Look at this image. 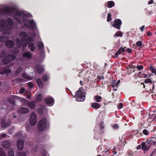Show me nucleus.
Wrapping results in <instances>:
<instances>
[{
    "label": "nucleus",
    "instance_id": "9d476101",
    "mask_svg": "<svg viewBox=\"0 0 156 156\" xmlns=\"http://www.w3.org/2000/svg\"><path fill=\"white\" fill-rule=\"evenodd\" d=\"M21 40H20L19 38H16V43L17 47L19 48H20L22 46L23 47H26L28 44V43L26 42L23 43V42H21Z\"/></svg>",
    "mask_w": 156,
    "mask_h": 156
},
{
    "label": "nucleus",
    "instance_id": "0e129e2a",
    "mask_svg": "<svg viewBox=\"0 0 156 156\" xmlns=\"http://www.w3.org/2000/svg\"><path fill=\"white\" fill-rule=\"evenodd\" d=\"M109 149H108V150H107L105 152L106 155H108L109 154Z\"/></svg>",
    "mask_w": 156,
    "mask_h": 156
},
{
    "label": "nucleus",
    "instance_id": "a878e982",
    "mask_svg": "<svg viewBox=\"0 0 156 156\" xmlns=\"http://www.w3.org/2000/svg\"><path fill=\"white\" fill-rule=\"evenodd\" d=\"M115 5V2L112 1H109L107 2V7L108 8L112 7Z\"/></svg>",
    "mask_w": 156,
    "mask_h": 156
},
{
    "label": "nucleus",
    "instance_id": "6e6552de",
    "mask_svg": "<svg viewBox=\"0 0 156 156\" xmlns=\"http://www.w3.org/2000/svg\"><path fill=\"white\" fill-rule=\"evenodd\" d=\"M28 23L29 25H28L26 23H25V26L28 27L31 30H34L36 28V26L34 21L33 20H30L28 21Z\"/></svg>",
    "mask_w": 156,
    "mask_h": 156
},
{
    "label": "nucleus",
    "instance_id": "338daca9",
    "mask_svg": "<svg viewBox=\"0 0 156 156\" xmlns=\"http://www.w3.org/2000/svg\"><path fill=\"white\" fill-rule=\"evenodd\" d=\"M141 146H140V145H138L137 147V149L138 150H140V149H141Z\"/></svg>",
    "mask_w": 156,
    "mask_h": 156
},
{
    "label": "nucleus",
    "instance_id": "3c124183",
    "mask_svg": "<svg viewBox=\"0 0 156 156\" xmlns=\"http://www.w3.org/2000/svg\"><path fill=\"white\" fill-rule=\"evenodd\" d=\"M37 112L40 115H41L43 113V110L41 108H38L37 109Z\"/></svg>",
    "mask_w": 156,
    "mask_h": 156
},
{
    "label": "nucleus",
    "instance_id": "5701e85b",
    "mask_svg": "<svg viewBox=\"0 0 156 156\" xmlns=\"http://www.w3.org/2000/svg\"><path fill=\"white\" fill-rule=\"evenodd\" d=\"M27 105L31 108H34L35 107L36 105L34 101H29L27 103Z\"/></svg>",
    "mask_w": 156,
    "mask_h": 156
},
{
    "label": "nucleus",
    "instance_id": "ea45409f",
    "mask_svg": "<svg viewBox=\"0 0 156 156\" xmlns=\"http://www.w3.org/2000/svg\"><path fill=\"white\" fill-rule=\"evenodd\" d=\"M39 49L40 50L42 49L44 47V44L42 42H41L38 44Z\"/></svg>",
    "mask_w": 156,
    "mask_h": 156
},
{
    "label": "nucleus",
    "instance_id": "2eb2a0df",
    "mask_svg": "<svg viewBox=\"0 0 156 156\" xmlns=\"http://www.w3.org/2000/svg\"><path fill=\"white\" fill-rule=\"evenodd\" d=\"M24 141L21 139H19L17 143V147L19 150H22L23 148Z\"/></svg>",
    "mask_w": 156,
    "mask_h": 156
},
{
    "label": "nucleus",
    "instance_id": "864d4df0",
    "mask_svg": "<svg viewBox=\"0 0 156 156\" xmlns=\"http://www.w3.org/2000/svg\"><path fill=\"white\" fill-rule=\"evenodd\" d=\"M19 52V50L17 48H14L13 49V52L15 54H17Z\"/></svg>",
    "mask_w": 156,
    "mask_h": 156
},
{
    "label": "nucleus",
    "instance_id": "aec40b11",
    "mask_svg": "<svg viewBox=\"0 0 156 156\" xmlns=\"http://www.w3.org/2000/svg\"><path fill=\"white\" fill-rule=\"evenodd\" d=\"M1 145L4 148H9L11 145V144L8 141H4L1 142Z\"/></svg>",
    "mask_w": 156,
    "mask_h": 156
},
{
    "label": "nucleus",
    "instance_id": "a211bd4d",
    "mask_svg": "<svg viewBox=\"0 0 156 156\" xmlns=\"http://www.w3.org/2000/svg\"><path fill=\"white\" fill-rule=\"evenodd\" d=\"M22 56L26 58L30 59L32 57V54L30 51H24L23 53Z\"/></svg>",
    "mask_w": 156,
    "mask_h": 156
},
{
    "label": "nucleus",
    "instance_id": "f704fd0d",
    "mask_svg": "<svg viewBox=\"0 0 156 156\" xmlns=\"http://www.w3.org/2000/svg\"><path fill=\"white\" fill-rule=\"evenodd\" d=\"M136 47L142 48V42L140 41H139L136 42Z\"/></svg>",
    "mask_w": 156,
    "mask_h": 156
},
{
    "label": "nucleus",
    "instance_id": "c03bdc74",
    "mask_svg": "<svg viewBox=\"0 0 156 156\" xmlns=\"http://www.w3.org/2000/svg\"><path fill=\"white\" fill-rule=\"evenodd\" d=\"M144 82L145 83H152V81L151 79L147 78L145 80Z\"/></svg>",
    "mask_w": 156,
    "mask_h": 156
},
{
    "label": "nucleus",
    "instance_id": "4c0bfd02",
    "mask_svg": "<svg viewBox=\"0 0 156 156\" xmlns=\"http://www.w3.org/2000/svg\"><path fill=\"white\" fill-rule=\"evenodd\" d=\"M112 20L111 18V15L110 13H108V14L107 21L108 22H110Z\"/></svg>",
    "mask_w": 156,
    "mask_h": 156
},
{
    "label": "nucleus",
    "instance_id": "680f3d73",
    "mask_svg": "<svg viewBox=\"0 0 156 156\" xmlns=\"http://www.w3.org/2000/svg\"><path fill=\"white\" fill-rule=\"evenodd\" d=\"M154 2V1L153 0H150L148 2V5H150L152 4Z\"/></svg>",
    "mask_w": 156,
    "mask_h": 156
},
{
    "label": "nucleus",
    "instance_id": "cd10ccee",
    "mask_svg": "<svg viewBox=\"0 0 156 156\" xmlns=\"http://www.w3.org/2000/svg\"><path fill=\"white\" fill-rule=\"evenodd\" d=\"M9 125V123L5 122L4 120L2 121L1 123V126L2 127L5 128L8 127Z\"/></svg>",
    "mask_w": 156,
    "mask_h": 156
},
{
    "label": "nucleus",
    "instance_id": "79ce46f5",
    "mask_svg": "<svg viewBox=\"0 0 156 156\" xmlns=\"http://www.w3.org/2000/svg\"><path fill=\"white\" fill-rule=\"evenodd\" d=\"M8 156H14V152L12 150H9V151Z\"/></svg>",
    "mask_w": 156,
    "mask_h": 156
},
{
    "label": "nucleus",
    "instance_id": "7c9ffc66",
    "mask_svg": "<svg viewBox=\"0 0 156 156\" xmlns=\"http://www.w3.org/2000/svg\"><path fill=\"white\" fill-rule=\"evenodd\" d=\"M9 39V37H8L4 36H1L0 37V41L1 42H4L8 40Z\"/></svg>",
    "mask_w": 156,
    "mask_h": 156
},
{
    "label": "nucleus",
    "instance_id": "20e7f679",
    "mask_svg": "<svg viewBox=\"0 0 156 156\" xmlns=\"http://www.w3.org/2000/svg\"><path fill=\"white\" fill-rule=\"evenodd\" d=\"M48 126L46 118H44L39 121L37 126L38 130L40 132L44 131L45 128Z\"/></svg>",
    "mask_w": 156,
    "mask_h": 156
},
{
    "label": "nucleus",
    "instance_id": "69168bd1",
    "mask_svg": "<svg viewBox=\"0 0 156 156\" xmlns=\"http://www.w3.org/2000/svg\"><path fill=\"white\" fill-rule=\"evenodd\" d=\"M144 75L143 77L144 78H146L147 76V74H145L144 73H143Z\"/></svg>",
    "mask_w": 156,
    "mask_h": 156
},
{
    "label": "nucleus",
    "instance_id": "09e8293b",
    "mask_svg": "<svg viewBox=\"0 0 156 156\" xmlns=\"http://www.w3.org/2000/svg\"><path fill=\"white\" fill-rule=\"evenodd\" d=\"M123 104L122 103H120L118 104L117 106L118 109H121L123 107Z\"/></svg>",
    "mask_w": 156,
    "mask_h": 156
},
{
    "label": "nucleus",
    "instance_id": "b1692460",
    "mask_svg": "<svg viewBox=\"0 0 156 156\" xmlns=\"http://www.w3.org/2000/svg\"><path fill=\"white\" fill-rule=\"evenodd\" d=\"M36 82L38 86L40 87H43V83L42 80L40 78H38L36 80Z\"/></svg>",
    "mask_w": 156,
    "mask_h": 156
},
{
    "label": "nucleus",
    "instance_id": "4d7b16f0",
    "mask_svg": "<svg viewBox=\"0 0 156 156\" xmlns=\"http://www.w3.org/2000/svg\"><path fill=\"white\" fill-rule=\"evenodd\" d=\"M126 51L130 53H131L132 52V50L129 48H127L126 50Z\"/></svg>",
    "mask_w": 156,
    "mask_h": 156
},
{
    "label": "nucleus",
    "instance_id": "58836bf2",
    "mask_svg": "<svg viewBox=\"0 0 156 156\" xmlns=\"http://www.w3.org/2000/svg\"><path fill=\"white\" fill-rule=\"evenodd\" d=\"M14 19L15 20H16L18 23H22V20L20 18L18 17L17 16H15L14 17Z\"/></svg>",
    "mask_w": 156,
    "mask_h": 156
},
{
    "label": "nucleus",
    "instance_id": "5fc2aeb1",
    "mask_svg": "<svg viewBox=\"0 0 156 156\" xmlns=\"http://www.w3.org/2000/svg\"><path fill=\"white\" fill-rule=\"evenodd\" d=\"M119 127V125L116 124H114L113 126V128L114 129H117Z\"/></svg>",
    "mask_w": 156,
    "mask_h": 156
},
{
    "label": "nucleus",
    "instance_id": "bb28decb",
    "mask_svg": "<svg viewBox=\"0 0 156 156\" xmlns=\"http://www.w3.org/2000/svg\"><path fill=\"white\" fill-rule=\"evenodd\" d=\"M91 106L93 108L97 109L99 108L100 107V105L97 102H94L91 104Z\"/></svg>",
    "mask_w": 156,
    "mask_h": 156
},
{
    "label": "nucleus",
    "instance_id": "412c9836",
    "mask_svg": "<svg viewBox=\"0 0 156 156\" xmlns=\"http://www.w3.org/2000/svg\"><path fill=\"white\" fill-rule=\"evenodd\" d=\"M28 48L29 49L32 51H34L36 48V46L34 44L33 42H30L28 43Z\"/></svg>",
    "mask_w": 156,
    "mask_h": 156
},
{
    "label": "nucleus",
    "instance_id": "473e14b6",
    "mask_svg": "<svg viewBox=\"0 0 156 156\" xmlns=\"http://www.w3.org/2000/svg\"><path fill=\"white\" fill-rule=\"evenodd\" d=\"M6 55V51L5 50H2L0 54V57L2 58L5 57Z\"/></svg>",
    "mask_w": 156,
    "mask_h": 156
},
{
    "label": "nucleus",
    "instance_id": "a18cd8bd",
    "mask_svg": "<svg viewBox=\"0 0 156 156\" xmlns=\"http://www.w3.org/2000/svg\"><path fill=\"white\" fill-rule=\"evenodd\" d=\"M149 131L146 129H144L143 131V133L145 135H147L149 133Z\"/></svg>",
    "mask_w": 156,
    "mask_h": 156
},
{
    "label": "nucleus",
    "instance_id": "37998d69",
    "mask_svg": "<svg viewBox=\"0 0 156 156\" xmlns=\"http://www.w3.org/2000/svg\"><path fill=\"white\" fill-rule=\"evenodd\" d=\"M22 76L23 77L27 79H29V76L27 75L25 73H23L22 74Z\"/></svg>",
    "mask_w": 156,
    "mask_h": 156
},
{
    "label": "nucleus",
    "instance_id": "c85d7f7f",
    "mask_svg": "<svg viewBox=\"0 0 156 156\" xmlns=\"http://www.w3.org/2000/svg\"><path fill=\"white\" fill-rule=\"evenodd\" d=\"M123 36L122 33L120 31H118L114 35L113 37L115 38L116 37H122Z\"/></svg>",
    "mask_w": 156,
    "mask_h": 156
},
{
    "label": "nucleus",
    "instance_id": "49530a36",
    "mask_svg": "<svg viewBox=\"0 0 156 156\" xmlns=\"http://www.w3.org/2000/svg\"><path fill=\"white\" fill-rule=\"evenodd\" d=\"M136 68L139 70H141L144 69V67L142 65H137Z\"/></svg>",
    "mask_w": 156,
    "mask_h": 156
},
{
    "label": "nucleus",
    "instance_id": "f257e3e1",
    "mask_svg": "<svg viewBox=\"0 0 156 156\" xmlns=\"http://www.w3.org/2000/svg\"><path fill=\"white\" fill-rule=\"evenodd\" d=\"M7 24L6 21L5 19H2L0 22V31L3 32L6 35H8L10 34L9 30L13 27V22L12 18H9L7 19Z\"/></svg>",
    "mask_w": 156,
    "mask_h": 156
},
{
    "label": "nucleus",
    "instance_id": "4468645a",
    "mask_svg": "<svg viewBox=\"0 0 156 156\" xmlns=\"http://www.w3.org/2000/svg\"><path fill=\"white\" fill-rule=\"evenodd\" d=\"M126 48V47H125V48H124L123 47H120L118 51L115 53V55L113 56L112 57L115 58H118L119 55H120L122 54V52H123L125 51V48Z\"/></svg>",
    "mask_w": 156,
    "mask_h": 156
},
{
    "label": "nucleus",
    "instance_id": "603ef678",
    "mask_svg": "<svg viewBox=\"0 0 156 156\" xmlns=\"http://www.w3.org/2000/svg\"><path fill=\"white\" fill-rule=\"evenodd\" d=\"M28 87L30 88H32L34 86V84L30 82L28 83Z\"/></svg>",
    "mask_w": 156,
    "mask_h": 156
},
{
    "label": "nucleus",
    "instance_id": "1a4fd4ad",
    "mask_svg": "<svg viewBox=\"0 0 156 156\" xmlns=\"http://www.w3.org/2000/svg\"><path fill=\"white\" fill-rule=\"evenodd\" d=\"M37 116L34 113H32L30 120V123L31 125L34 126L37 123Z\"/></svg>",
    "mask_w": 156,
    "mask_h": 156
},
{
    "label": "nucleus",
    "instance_id": "f03ea898",
    "mask_svg": "<svg viewBox=\"0 0 156 156\" xmlns=\"http://www.w3.org/2000/svg\"><path fill=\"white\" fill-rule=\"evenodd\" d=\"M5 12L10 14H12L14 12L16 16H20L23 15L24 16L28 17L27 14H23V13L22 12L13 7H6L0 9V13H3Z\"/></svg>",
    "mask_w": 156,
    "mask_h": 156
},
{
    "label": "nucleus",
    "instance_id": "2f4dec72",
    "mask_svg": "<svg viewBox=\"0 0 156 156\" xmlns=\"http://www.w3.org/2000/svg\"><path fill=\"white\" fill-rule=\"evenodd\" d=\"M150 70L152 72L156 75V68L152 66H150Z\"/></svg>",
    "mask_w": 156,
    "mask_h": 156
},
{
    "label": "nucleus",
    "instance_id": "ddd939ff",
    "mask_svg": "<svg viewBox=\"0 0 156 156\" xmlns=\"http://www.w3.org/2000/svg\"><path fill=\"white\" fill-rule=\"evenodd\" d=\"M11 72V70L9 69V67L6 66L5 67H2L1 68L0 74L2 75L5 73H9Z\"/></svg>",
    "mask_w": 156,
    "mask_h": 156
},
{
    "label": "nucleus",
    "instance_id": "8fccbe9b",
    "mask_svg": "<svg viewBox=\"0 0 156 156\" xmlns=\"http://www.w3.org/2000/svg\"><path fill=\"white\" fill-rule=\"evenodd\" d=\"M116 81L114 80H112V81L111 83V86L113 87V88H114V87H115V84Z\"/></svg>",
    "mask_w": 156,
    "mask_h": 156
},
{
    "label": "nucleus",
    "instance_id": "e433bc0d",
    "mask_svg": "<svg viewBox=\"0 0 156 156\" xmlns=\"http://www.w3.org/2000/svg\"><path fill=\"white\" fill-rule=\"evenodd\" d=\"M48 78V76L46 74H44L42 76V79L43 80V82H45L47 81Z\"/></svg>",
    "mask_w": 156,
    "mask_h": 156
},
{
    "label": "nucleus",
    "instance_id": "c756f323",
    "mask_svg": "<svg viewBox=\"0 0 156 156\" xmlns=\"http://www.w3.org/2000/svg\"><path fill=\"white\" fill-rule=\"evenodd\" d=\"M94 98L95 99V101L98 102H101V100L102 99V97L99 95H96L94 96Z\"/></svg>",
    "mask_w": 156,
    "mask_h": 156
},
{
    "label": "nucleus",
    "instance_id": "0eeeda50",
    "mask_svg": "<svg viewBox=\"0 0 156 156\" xmlns=\"http://www.w3.org/2000/svg\"><path fill=\"white\" fill-rule=\"evenodd\" d=\"M122 24V21L121 20L119 19H117L114 20L112 25L114 27L119 30L121 28Z\"/></svg>",
    "mask_w": 156,
    "mask_h": 156
},
{
    "label": "nucleus",
    "instance_id": "393cba45",
    "mask_svg": "<svg viewBox=\"0 0 156 156\" xmlns=\"http://www.w3.org/2000/svg\"><path fill=\"white\" fill-rule=\"evenodd\" d=\"M148 143L151 145V146L155 145L156 144V138H154V137L151 138Z\"/></svg>",
    "mask_w": 156,
    "mask_h": 156
},
{
    "label": "nucleus",
    "instance_id": "4be33fe9",
    "mask_svg": "<svg viewBox=\"0 0 156 156\" xmlns=\"http://www.w3.org/2000/svg\"><path fill=\"white\" fill-rule=\"evenodd\" d=\"M8 101L12 105L15 104V99L13 96L9 97L7 99Z\"/></svg>",
    "mask_w": 156,
    "mask_h": 156
},
{
    "label": "nucleus",
    "instance_id": "e2e57ef3",
    "mask_svg": "<svg viewBox=\"0 0 156 156\" xmlns=\"http://www.w3.org/2000/svg\"><path fill=\"white\" fill-rule=\"evenodd\" d=\"M21 135V132L19 133H17L16 134V136H17L19 137Z\"/></svg>",
    "mask_w": 156,
    "mask_h": 156
},
{
    "label": "nucleus",
    "instance_id": "052dcab7",
    "mask_svg": "<svg viewBox=\"0 0 156 156\" xmlns=\"http://www.w3.org/2000/svg\"><path fill=\"white\" fill-rule=\"evenodd\" d=\"M115 148L114 147V149H113L112 150V152L114 153V154H116L117 153V151L115 150Z\"/></svg>",
    "mask_w": 156,
    "mask_h": 156
},
{
    "label": "nucleus",
    "instance_id": "c9c22d12",
    "mask_svg": "<svg viewBox=\"0 0 156 156\" xmlns=\"http://www.w3.org/2000/svg\"><path fill=\"white\" fill-rule=\"evenodd\" d=\"M42 99V96L41 94H38L36 98V100L37 101H41Z\"/></svg>",
    "mask_w": 156,
    "mask_h": 156
},
{
    "label": "nucleus",
    "instance_id": "423d86ee",
    "mask_svg": "<svg viewBox=\"0 0 156 156\" xmlns=\"http://www.w3.org/2000/svg\"><path fill=\"white\" fill-rule=\"evenodd\" d=\"M16 58V56L13 54H9L5 57L2 59L3 63L5 65H7L10 62L14 60Z\"/></svg>",
    "mask_w": 156,
    "mask_h": 156
},
{
    "label": "nucleus",
    "instance_id": "a19ab883",
    "mask_svg": "<svg viewBox=\"0 0 156 156\" xmlns=\"http://www.w3.org/2000/svg\"><path fill=\"white\" fill-rule=\"evenodd\" d=\"M17 156H26V154L23 152H18Z\"/></svg>",
    "mask_w": 156,
    "mask_h": 156
},
{
    "label": "nucleus",
    "instance_id": "6e6d98bb",
    "mask_svg": "<svg viewBox=\"0 0 156 156\" xmlns=\"http://www.w3.org/2000/svg\"><path fill=\"white\" fill-rule=\"evenodd\" d=\"M25 90V89L24 88L22 87L21 88L20 90V93L23 94L24 93Z\"/></svg>",
    "mask_w": 156,
    "mask_h": 156
},
{
    "label": "nucleus",
    "instance_id": "9b49d317",
    "mask_svg": "<svg viewBox=\"0 0 156 156\" xmlns=\"http://www.w3.org/2000/svg\"><path fill=\"white\" fill-rule=\"evenodd\" d=\"M44 101L49 106H52L54 103V99L52 97L45 98Z\"/></svg>",
    "mask_w": 156,
    "mask_h": 156
},
{
    "label": "nucleus",
    "instance_id": "de8ad7c7",
    "mask_svg": "<svg viewBox=\"0 0 156 156\" xmlns=\"http://www.w3.org/2000/svg\"><path fill=\"white\" fill-rule=\"evenodd\" d=\"M0 156H6L4 152L2 151V149L0 147Z\"/></svg>",
    "mask_w": 156,
    "mask_h": 156
},
{
    "label": "nucleus",
    "instance_id": "774afa93",
    "mask_svg": "<svg viewBox=\"0 0 156 156\" xmlns=\"http://www.w3.org/2000/svg\"><path fill=\"white\" fill-rule=\"evenodd\" d=\"M156 149L154 150L152 152V153L150 154L149 156H151L152 154H154V153L155 152Z\"/></svg>",
    "mask_w": 156,
    "mask_h": 156
},
{
    "label": "nucleus",
    "instance_id": "39448f33",
    "mask_svg": "<svg viewBox=\"0 0 156 156\" xmlns=\"http://www.w3.org/2000/svg\"><path fill=\"white\" fill-rule=\"evenodd\" d=\"M19 36L21 38V41H26L28 43L30 42L34 41L33 38L31 37H27V34L24 31L21 32Z\"/></svg>",
    "mask_w": 156,
    "mask_h": 156
},
{
    "label": "nucleus",
    "instance_id": "bf43d9fd",
    "mask_svg": "<svg viewBox=\"0 0 156 156\" xmlns=\"http://www.w3.org/2000/svg\"><path fill=\"white\" fill-rule=\"evenodd\" d=\"M147 34L148 36H151L152 35V33L150 31L147 32Z\"/></svg>",
    "mask_w": 156,
    "mask_h": 156
},
{
    "label": "nucleus",
    "instance_id": "6ab92c4d",
    "mask_svg": "<svg viewBox=\"0 0 156 156\" xmlns=\"http://www.w3.org/2000/svg\"><path fill=\"white\" fill-rule=\"evenodd\" d=\"M29 112V110L27 108L21 107L18 109V112L20 113L27 114Z\"/></svg>",
    "mask_w": 156,
    "mask_h": 156
},
{
    "label": "nucleus",
    "instance_id": "7ed1b4c3",
    "mask_svg": "<svg viewBox=\"0 0 156 156\" xmlns=\"http://www.w3.org/2000/svg\"><path fill=\"white\" fill-rule=\"evenodd\" d=\"M75 97H76V101H83L85 98V93L84 89L82 87L80 88L78 90L75 92Z\"/></svg>",
    "mask_w": 156,
    "mask_h": 156
},
{
    "label": "nucleus",
    "instance_id": "f3484780",
    "mask_svg": "<svg viewBox=\"0 0 156 156\" xmlns=\"http://www.w3.org/2000/svg\"><path fill=\"white\" fill-rule=\"evenodd\" d=\"M5 44L6 47L12 48L15 45V42L12 40H8L5 43Z\"/></svg>",
    "mask_w": 156,
    "mask_h": 156
},
{
    "label": "nucleus",
    "instance_id": "13d9d810",
    "mask_svg": "<svg viewBox=\"0 0 156 156\" xmlns=\"http://www.w3.org/2000/svg\"><path fill=\"white\" fill-rule=\"evenodd\" d=\"M144 28H145V26L143 25L141 27H140V29L141 32H143L144 30Z\"/></svg>",
    "mask_w": 156,
    "mask_h": 156
},
{
    "label": "nucleus",
    "instance_id": "72a5a7b5",
    "mask_svg": "<svg viewBox=\"0 0 156 156\" xmlns=\"http://www.w3.org/2000/svg\"><path fill=\"white\" fill-rule=\"evenodd\" d=\"M23 69L21 67H19L15 71V73L16 76H17L22 71Z\"/></svg>",
    "mask_w": 156,
    "mask_h": 156
},
{
    "label": "nucleus",
    "instance_id": "dca6fc26",
    "mask_svg": "<svg viewBox=\"0 0 156 156\" xmlns=\"http://www.w3.org/2000/svg\"><path fill=\"white\" fill-rule=\"evenodd\" d=\"M35 68L37 70V73L39 74L41 73L44 70L43 66L39 64L36 65Z\"/></svg>",
    "mask_w": 156,
    "mask_h": 156
},
{
    "label": "nucleus",
    "instance_id": "f8f14e48",
    "mask_svg": "<svg viewBox=\"0 0 156 156\" xmlns=\"http://www.w3.org/2000/svg\"><path fill=\"white\" fill-rule=\"evenodd\" d=\"M141 145L142 147V149L144 151H148L151 147V145H150L148 142L146 144L145 142H143Z\"/></svg>",
    "mask_w": 156,
    "mask_h": 156
}]
</instances>
